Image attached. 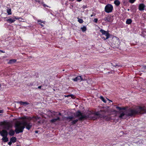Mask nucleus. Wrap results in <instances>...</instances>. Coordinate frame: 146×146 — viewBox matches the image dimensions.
<instances>
[{
	"mask_svg": "<svg viewBox=\"0 0 146 146\" xmlns=\"http://www.w3.org/2000/svg\"><path fill=\"white\" fill-rule=\"evenodd\" d=\"M42 4L44 6V7H48V6H47L45 4H44L43 3Z\"/></svg>",
	"mask_w": 146,
	"mask_h": 146,
	"instance_id": "nucleus-37",
	"label": "nucleus"
},
{
	"mask_svg": "<svg viewBox=\"0 0 146 146\" xmlns=\"http://www.w3.org/2000/svg\"><path fill=\"white\" fill-rule=\"evenodd\" d=\"M113 9V6L110 4H108L105 7V11L108 13L112 12Z\"/></svg>",
	"mask_w": 146,
	"mask_h": 146,
	"instance_id": "nucleus-3",
	"label": "nucleus"
},
{
	"mask_svg": "<svg viewBox=\"0 0 146 146\" xmlns=\"http://www.w3.org/2000/svg\"><path fill=\"white\" fill-rule=\"evenodd\" d=\"M12 143V142L10 141V142H9L8 144L9 145H10Z\"/></svg>",
	"mask_w": 146,
	"mask_h": 146,
	"instance_id": "nucleus-36",
	"label": "nucleus"
},
{
	"mask_svg": "<svg viewBox=\"0 0 146 146\" xmlns=\"http://www.w3.org/2000/svg\"><path fill=\"white\" fill-rule=\"evenodd\" d=\"M100 32L103 35H104L107 32L106 31L103 30H102V29H101L100 30Z\"/></svg>",
	"mask_w": 146,
	"mask_h": 146,
	"instance_id": "nucleus-27",
	"label": "nucleus"
},
{
	"mask_svg": "<svg viewBox=\"0 0 146 146\" xmlns=\"http://www.w3.org/2000/svg\"><path fill=\"white\" fill-rule=\"evenodd\" d=\"M104 35H105L106 36V38L105 39H108L109 38L110 34L107 32Z\"/></svg>",
	"mask_w": 146,
	"mask_h": 146,
	"instance_id": "nucleus-21",
	"label": "nucleus"
},
{
	"mask_svg": "<svg viewBox=\"0 0 146 146\" xmlns=\"http://www.w3.org/2000/svg\"><path fill=\"white\" fill-rule=\"evenodd\" d=\"M16 61V60L15 59H12V60H10L9 63H13V62H15Z\"/></svg>",
	"mask_w": 146,
	"mask_h": 146,
	"instance_id": "nucleus-26",
	"label": "nucleus"
},
{
	"mask_svg": "<svg viewBox=\"0 0 146 146\" xmlns=\"http://www.w3.org/2000/svg\"><path fill=\"white\" fill-rule=\"evenodd\" d=\"M6 21L8 23H13L15 21V20L13 17L12 18H9V19L7 20Z\"/></svg>",
	"mask_w": 146,
	"mask_h": 146,
	"instance_id": "nucleus-11",
	"label": "nucleus"
},
{
	"mask_svg": "<svg viewBox=\"0 0 146 146\" xmlns=\"http://www.w3.org/2000/svg\"><path fill=\"white\" fill-rule=\"evenodd\" d=\"M128 11H129V9H128Z\"/></svg>",
	"mask_w": 146,
	"mask_h": 146,
	"instance_id": "nucleus-48",
	"label": "nucleus"
},
{
	"mask_svg": "<svg viewBox=\"0 0 146 146\" xmlns=\"http://www.w3.org/2000/svg\"><path fill=\"white\" fill-rule=\"evenodd\" d=\"M65 96L66 97H68L70 96L71 97V98H72L73 96V95H68L67 96Z\"/></svg>",
	"mask_w": 146,
	"mask_h": 146,
	"instance_id": "nucleus-32",
	"label": "nucleus"
},
{
	"mask_svg": "<svg viewBox=\"0 0 146 146\" xmlns=\"http://www.w3.org/2000/svg\"><path fill=\"white\" fill-rule=\"evenodd\" d=\"M7 12L8 15H10L11 14V9H7Z\"/></svg>",
	"mask_w": 146,
	"mask_h": 146,
	"instance_id": "nucleus-23",
	"label": "nucleus"
},
{
	"mask_svg": "<svg viewBox=\"0 0 146 146\" xmlns=\"http://www.w3.org/2000/svg\"><path fill=\"white\" fill-rule=\"evenodd\" d=\"M93 16V15H91V17H92Z\"/></svg>",
	"mask_w": 146,
	"mask_h": 146,
	"instance_id": "nucleus-45",
	"label": "nucleus"
},
{
	"mask_svg": "<svg viewBox=\"0 0 146 146\" xmlns=\"http://www.w3.org/2000/svg\"><path fill=\"white\" fill-rule=\"evenodd\" d=\"M0 51H1V52L2 53H5V52H4L2 50H0Z\"/></svg>",
	"mask_w": 146,
	"mask_h": 146,
	"instance_id": "nucleus-38",
	"label": "nucleus"
},
{
	"mask_svg": "<svg viewBox=\"0 0 146 146\" xmlns=\"http://www.w3.org/2000/svg\"><path fill=\"white\" fill-rule=\"evenodd\" d=\"M2 139L4 142H7L8 141V139L7 137V136L3 137Z\"/></svg>",
	"mask_w": 146,
	"mask_h": 146,
	"instance_id": "nucleus-13",
	"label": "nucleus"
},
{
	"mask_svg": "<svg viewBox=\"0 0 146 146\" xmlns=\"http://www.w3.org/2000/svg\"><path fill=\"white\" fill-rule=\"evenodd\" d=\"M132 22V20L131 19H128L126 21V23L127 24H130Z\"/></svg>",
	"mask_w": 146,
	"mask_h": 146,
	"instance_id": "nucleus-17",
	"label": "nucleus"
},
{
	"mask_svg": "<svg viewBox=\"0 0 146 146\" xmlns=\"http://www.w3.org/2000/svg\"><path fill=\"white\" fill-rule=\"evenodd\" d=\"M116 108L118 109V110H124V108H120V107H116Z\"/></svg>",
	"mask_w": 146,
	"mask_h": 146,
	"instance_id": "nucleus-29",
	"label": "nucleus"
},
{
	"mask_svg": "<svg viewBox=\"0 0 146 146\" xmlns=\"http://www.w3.org/2000/svg\"><path fill=\"white\" fill-rule=\"evenodd\" d=\"M100 111L101 112H103L105 113H106V111L105 110V109H104V110H100Z\"/></svg>",
	"mask_w": 146,
	"mask_h": 146,
	"instance_id": "nucleus-33",
	"label": "nucleus"
},
{
	"mask_svg": "<svg viewBox=\"0 0 146 146\" xmlns=\"http://www.w3.org/2000/svg\"><path fill=\"white\" fill-rule=\"evenodd\" d=\"M102 38H104V40H105V39H105V38H104V37H102Z\"/></svg>",
	"mask_w": 146,
	"mask_h": 146,
	"instance_id": "nucleus-44",
	"label": "nucleus"
},
{
	"mask_svg": "<svg viewBox=\"0 0 146 146\" xmlns=\"http://www.w3.org/2000/svg\"><path fill=\"white\" fill-rule=\"evenodd\" d=\"M146 113V108L145 107H138L136 110H132L130 111V113L127 114L126 111L124 110L123 111H121L119 112V117L120 118H123L126 117L127 116H131L136 113Z\"/></svg>",
	"mask_w": 146,
	"mask_h": 146,
	"instance_id": "nucleus-1",
	"label": "nucleus"
},
{
	"mask_svg": "<svg viewBox=\"0 0 146 146\" xmlns=\"http://www.w3.org/2000/svg\"><path fill=\"white\" fill-rule=\"evenodd\" d=\"M16 138L15 137H13L10 139V141L12 143H14L16 141Z\"/></svg>",
	"mask_w": 146,
	"mask_h": 146,
	"instance_id": "nucleus-15",
	"label": "nucleus"
},
{
	"mask_svg": "<svg viewBox=\"0 0 146 146\" xmlns=\"http://www.w3.org/2000/svg\"><path fill=\"white\" fill-rule=\"evenodd\" d=\"M136 0H129V1L130 3H133Z\"/></svg>",
	"mask_w": 146,
	"mask_h": 146,
	"instance_id": "nucleus-30",
	"label": "nucleus"
},
{
	"mask_svg": "<svg viewBox=\"0 0 146 146\" xmlns=\"http://www.w3.org/2000/svg\"><path fill=\"white\" fill-rule=\"evenodd\" d=\"M74 118L73 117H67L66 119H67V121H69L71 120L72 119Z\"/></svg>",
	"mask_w": 146,
	"mask_h": 146,
	"instance_id": "nucleus-24",
	"label": "nucleus"
},
{
	"mask_svg": "<svg viewBox=\"0 0 146 146\" xmlns=\"http://www.w3.org/2000/svg\"><path fill=\"white\" fill-rule=\"evenodd\" d=\"M59 114L60 115L61 114L60 113H59Z\"/></svg>",
	"mask_w": 146,
	"mask_h": 146,
	"instance_id": "nucleus-47",
	"label": "nucleus"
},
{
	"mask_svg": "<svg viewBox=\"0 0 146 146\" xmlns=\"http://www.w3.org/2000/svg\"><path fill=\"white\" fill-rule=\"evenodd\" d=\"M38 22H41V20H38Z\"/></svg>",
	"mask_w": 146,
	"mask_h": 146,
	"instance_id": "nucleus-40",
	"label": "nucleus"
},
{
	"mask_svg": "<svg viewBox=\"0 0 146 146\" xmlns=\"http://www.w3.org/2000/svg\"><path fill=\"white\" fill-rule=\"evenodd\" d=\"M114 3L115 5L117 6H119L120 4V2L118 0H115Z\"/></svg>",
	"mask_w": 146,
	"mask_h": 146,
	"instance_id": "nucleus-14",
	"label": "nucleus"
},
{
	"mask_svg": "<svg viewBox=\"0 0 146 146\" xmlns=\"http://www.w3.org/2000/svg\"><path fill=\"white\" fill-rule=\"evenodd\" d=\"M103 20L106 22L111 23L113 20V16L109 15H107L104 18Z\"/></svg>",
	"mask_w": 146,
	"mask_h": 146,
	"instance_id": "nucleus-4",
	"label": "nucleus"
},
{
	"mask_svg": "<svg viewBox=\"0 0 146 146\" xmlns=\"http://www.w3.org/2000/svg\"><path fill=\"white\" fill-rule=\"evenodd\" d=\"M78 119H76L73 121L72 122V124H75L78 121Z\"/></svg>",
	"mask_w": 146,
	"mask_h": 146,
	"instance_id": "nucleus-31",
	"label": "nucleus"
},
{
	"mask_svg": "<svg viewBox=\"0 0 146 146\" xmlns=\"http://www.w3.org/2000/svg\"><path fill=\"white\" fill-rule=\"evenodd\" d=\"M20 103L21 105H26L29 104V103L26 102H20Z\"/></svg>",
	"mask_w": 146,
	"mask_h": 146,
	"instance_id": "nucleus-16",
	"label": "nucleus"
},
{
	"mask_svg": "<svg viewBox=\"0 0 146 146\" xmlns=\"http://www.w3.org/2000/svg\"><path fill=\"white\" fill-rule=\"evenodd\" d=\"M81 29L82 31L84 32L86 30V27L84 26L81 28Z\"/></svg>",
	"mask_w": 146,
	"mask_h": 146,
	"instance_id": "nucleus-22",
	"label": "nucleus"
},
{
	"mask_svg": "<svg viewBox=\"0 0 146 146\" xmlns=\"http://www.w3.org/2000/svg\"><path fill=\"white\" fill-rule=\"evenodd\" d=\"M100 98L104 102V103L106 102V101L104 100V98L102 96H100Z\"/></svg>",
	"mask_w": 146,
	"mask_h": 146,
	"instance_id": "nucleus-28",
	"label": "nucleus"
},
{
	"mask_svg": "<svg viewBox=\"0 0 146 146\" xmlns=\"http://www.w3.org/2000/svg\"><path fill=\"white\" fill-rule=\"evenodd\" d=\"M60 118L58 117L56 118H54L50 120V121L52 123H54L60 120Z\"/></svg>",
	"mask_w": 146,
	"mask_h": 146,
	"instance_id": "nucleus-12",
	"label": "nucleus"
},
{
	"mask_svg": "<svg viewBox=\"0 0 146 146\" xmlns=\"http://www.w3.org/2000/svg\"><path fill=\"white\" fill-rule=\"evenodd\" d=\"M94 22L97 23L98 21V19L96 18L94 20Z\"/></svg>",
	"mask_w": 146,
	"mask_h": 146,
	"instance_id": "nucleus-34",
	"label": "nucleus"
},
{
	"mask_svg": "<svg viewBox=\"0 0 146 146\" xmlns=\"http://www.w3.org/2000/svg\"><path fill=\"white\" fill-rule=\"evenodd\" d=\"M14 131L13 130H10L9 132V134L11 136L14 135Z\"/></svg>",
	"mask_w": 146,
	"mask_h": 146,
	"instance_id": "nucleus-20",
	"label": "nucleus"
},
{
	"mask_svg": "<svg viewBox=\"0 0 146 146\" xmlns=\"http://www.w3.org/2000/svg\"><path fill=\"white\" fill-rule=\"evenodd\" d=\"M13 19H15V20H16V19H19V20L20 19H21V20H19L20 21H22V20H24L23 19H22L21 18H19L18 17H13ZM22 21L23 22H25L24 21Z\"/></svg>",
	"mask_w": 146,
	"mask_h": 146,
	"instance_id": "nucleus-19",
	"label": "nucleus"
},
{
	"mask_svg": "<svg viewBox=\"0 0 146 146\" xmlns=\"http://www.w3.org/2000/svg\"><path fill=\"white\" fill-rule=\"evenodd\" d=\"M0 134L1 136L3 137H4V136H7L8 133L6 130H3L1 132L0 131Z\"/></svg>",
	"mask_w": 146,
	"mask_h": 146,
	"instance_id": "nucleus-9",
	"label": "nucleus"
},
{
	"mask_svg": "<svg viewBox=\"0 0 146 146\" xmlns=\"http://www.w3.org/2000/svg\"><path fill=\"white\" fill-rule=\"evenodd\" d=\"M78 21L80 23H83V21L82 19H80L78 18Z\"/></svg>",
	"mask_w": 146,
	"mask_h": 146,
	"instance_id": "nucleus-25",
	"label": "nucleus"
},
{
	"mask_svg": "<svg viewBox=\"0 0 146 146\" xmlns=\"http://www.w3.org/2000/svg\"><path fill=\"white\" fill-rule=\"evenodd\" d=\"M144 68L146 69V66L144 67Z\"/></svg>",
	"mask_w": 146,
	"mask_h": 146,
	"instance_id": "nucleus-46",
	"label": "nucleus"
},
{
	"mask_svg": "<svg viewBox=\"0 0 146 146\" xmlns=\"http://www.w3.org/2000/svg\"><path fill=\"white\" fill-rule=\"evenodd\" d=\"M82 0H77V1L78 2H80Z\"/></svg>",
	"mask_w": 146,
	"mask_h": 146,
	"instance_id": "nucleus-42",
	"label": "nucleus"
},
{
	"mask_svg": "<svg viewBox=\"0 0 146 146\" xmlns=\"http://www.w3.org/2000/svg\"><path fill=\"white\" fill-rule=\"evenodd\" d=\"M76 117H79L80 120H82L85 118V117L82 115V113L80 111H78L76 113Z\"/></svg>",
	"mask_w": 146,
	"mask_h": 146,
	"instance_id": "nucleus-7",
	"label": "nucleus"
},
{
	"mask_svg": "<svg viewBox=\"0 0 146 146\" xmlns=\"http://www.w3.org/2000/svg\"><path fill=\"white\" fill-rule=\"evenodd\" d=\"M3 111L2 110H0V113H2Z\"/></svg>",
	"mask_w": 146,
	"mask_h": 146,
	"instance_id": "nucleus-39",
	"label": "nucleus"
},
{
	"mask_svg": "<svg viewBox=\"0 0 146 146\" xmlns=\"http://www.w3.org/2000/svg\"><path fill=\"white\" fill-rule=\"evenodd\" d=\"M25 126H26L27 129H30L31 127V125L28 123L26 122H17L15 124V131L17 133L22 132Z\"/></svg>",
	"mask_w": 146,
	"mask_h": 146,
	"instance_id": "nucleus-2",
	"label": "nucleus"
},
{
	"mask_svg": "<svg viewBox=\"0 0 146 146\" xmlns=\"http://www.w3.org/2000/svg\"><path fill=\"white\" fill-rule=\"evenodd\" d=\"M94 115L97 116L96 117H92V119L94 120L98 119V117H102V115L100 114V111H99L95 113H94Z\"/></svg>",
	"mask_w": 146,
	"mask_h": 146,
	"instance_id": "nucleus-6",
	"label": "nucleus"
},
{
	"mask_svg": "<svg viewBox=\"0 0 146 146\" xmlns=\"http://www.w3.org/2000/svg\"><path fill=\"white\" fill-rule=\"evenodd\" d=\"M0 125L3 126L4 128L6 129H9L11 127L10 123L5 121L0 122Z\"/></svg>",
	"mask_w": 146,
	"mask_h": 146,
	"instance_id": "nucleus-5",
	"label": "nucleus"
},
{
	"mask_svg": "<svg viewBox=\"0 0 146 146\" xmlns=\"http://www.w3.org/2000/svg\"><path fill=\"white\" fill-rule=\"evenodd\" d=\"M115 43H113L114 44H115V46H117L119 45V40L118 39H116V40L115 41Z\"/></svg>",
	"mask_w": 146,
	"mask_h": 146,
	"instance_id": "nucleus-18",
	"label": "nucleus"
},
{
	"mask_svg": "<svg viewBox=\"0 0 146 146\" xmlns=\"http://www.w3.org/2000/svg\"><path fill=\"white\" fill-rule=\"evenodd\" d=\"M145 7V5L143 3L140 4L139 6V9L140 11H143Z\"/></svg>",
	"mask_w": 146,
	"mask_h": 146,
	"instance_id": "nucleus-10",
	"label": "nucleus"
},
{
	"mask_svg": "<svg viewBox=\"0 0 146 146\" xmlns=\"http://www.w3.org/2000/svg\"><path fill=\"white\" fill-rule=\"evenodd\" d=\"M37 2H38V3H40V4H43V2H40V0H38L37 1Z\"/></svg>",
	"mask_w": 146,
	"mask_h": 146,
	"instance_id": "nucleus-35",
	"label": "nucleus"
},
{
	"mask_svg": "<svg viewBox=\"0 0 146 146\" xmlns=\"http://www.w3.org/2000/svg\"><path fill=\"white\" fill-rule=\"evenodd\" d=\"M39 24L41 25L42 26H43V25L42 24H41L40 23H39Z\"/></svg>",
	"mask_w": 146,
	"mask_h": 146,
	"instance_id": "nucleus-43",
	"label": "nucleus"
},
{
	"mask_svg": "<svg viewBox=\"0 0 146 146\" xmlns=\"http://www.w3.org/2000/svg\"><path fill=\"white\" fill-rule=\"evenodd\" d=\"M41 88V86H39L38 87V88Z\"/></svg>",
	"mask_w": 146,
	"mask_h": 146,
	"instance_id": "nucleus-41",
	"label": "nucleus"
},
{
	"mask_svg": "<svg viewBox=\"0 0 146 146\" xmlns=\"http://www.w3.org/2000/svg\"><path fill=\"white\" fill-rule=\"evenodd\" d=\"M72 80L74 81H79L81 82L84 80L83 78L81 76H78L76 78L72 79Z\"/></svg>",
	"mask_w": 146,
	"mask_h": 146,
	"instance_id": "nucleus-8",
	"label": "nucleus"
}]
</instances>
